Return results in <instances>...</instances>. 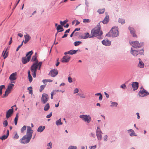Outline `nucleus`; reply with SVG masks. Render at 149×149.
I'll return each mask as SVG.
<instances>
[{"mask_svg": "<svg viewBox=\"0 0 149 149\" xmlns=\"http://www.w3.org/2000/svg\"><path fill=\"white\" fill-rule=\"evenodd\" d=\"M37 53H35V55L32 56L31 60V61L35 62V63L32 64L31 67V71L32 73V75L33 77L34 78L36 77L37 69L38 68V69L40 70V69L42 64V62H40L38 63V61L37 58Z\"/></svg>", "mask_w": 149, "mask_h": 149, "instance_id": "nucleus-1", "label": "nucleus"}, {"mask_svg": "<svg viewBox=\"0 0 149 149\" xmlns=\"http://www.w3.org/2000/svg\"><path fill=\"white\" fill-rule=\"evenodd\" d=\"M33 133L31 127H27L26 132V134L21 139V142L24 144L28 143L31 139Z\"/></svg>", "mask_w": 149, "mask_h": 149, "instance_id": "nucleus-2", "label": "nucleus"}, {"mask_svg": "<svg viewBox=\"0 0 149 149\" xmlns=\"http://www.w3.org/2000/svg\"><path fill=\"white\" fill-rule=\"evenodd\" d=\"M102 32L100 31V28L99 26H97L92 29L91 31L90 38L98 36L97 38L100 39L102 38Z\"/></svg>", "mask_w": 149, "mask_h": 149, "instance_id": "nucleus-3", "label": "nucleus"}, {"mask_svg": "<svg viewBox=\"0 0 149 149\" xmlns=\"http://www.w3.org/2000/svg\"><path fill=\"white\" fill-rule=\"evenodd\" d=\"M118 28L114 27L112 28L111 30L109 32V34L110 36L116 37L119 35V32L118 31Z\"/></svg>", "mask_w": 149, "mask_h": 149, "instance_id": "nucleus-4", "label": "nucleus"}, {"mask_svg": "<svg viewBox=\"0 0 149 149\" xmlns=\"http://www.w3.org/2000/svg\"><path fill=\"white\" fill-rule=\"evenodd\" d=\"M144 51L143 50H136L132 47L131 49V53L134 56H136L139 54H143Z\"/></svg>", "mask_w": 149, "mask_h": 149, "instance_id": "nucleus-5", "label": "nucleus"}, {"mask_svg": "<svg viewBox=\"0 0 149 149\" xmlns=\"http://www.w3.org/2000/svg\"><path fill=\"white\" fill-rule=\"evenodd\" d=\"M130 45H132V47L136 48H139L141 47L143 45V44L141 43H139V42L137 41H132L130 42Z\"/></svg>", "mask_w": 149, "mask_h": 149, "instance_id": "nucleus-6", "label": "nucleus"}, {"mask_svg": "<svg viewBox=\"0 0 149 149\" xmlns=\"http://www.w3.org/2000/svg\"><path fill=\"white\" fill-rule=\"evenodd\" d=\"M79 117L81 118L82 120L88 123H89L91 121V118L89 115H81Z\"/></svg>", "mask_w": 149, "mask_h": 149, "instance_id": "nucleus-7", "label": "nucleus"}, {"mask_svg": "<svg viewBox=\"0 0 149 149\" xmlns=\"http://www.w3.org/2000/svg\"><path fill=\"white\" fill-rule=\"evenodd\" d=\"M48 100L49 97L48 95L45 93L43 94L42 97L41 98V102L43 104H45L47 102Z\"/></svg>", "mask_w": 149, "mask_h": 149, "instance_id": "nucleus-8", "label": "nucleus"}, {"mask_svg": "<svg viewBox=\"0 0 149 149\" xmlns=\"http://www.w3.org/2000/svg\"><path fill=\"white\" fill-rule=\"evenodd\" d=\"M102 131L98 127H97L96 130V134L97 139L98 140H101L102 139Z\"/></svg>", "mask_w": 149, "mask_h": 149, "instance_id": "nucleus-9", "label": "nucleus"}, {"mask_svg": "<svg viewBox=\"0 0 149 149\" xmlns=\"http://www.w3.org/2000/svg\"><path fill=\"white\" fill-rule=\"evenodd\" d=\"M146 93H147V91L143 88L139 92L138 95L140 97H144L147 96Z\"/></svg>", "mask_w": 149, "mask_h": 149, "instance_id": "nucleus-10", "label": "nucleus"}, {"mask_svg": "<svg viewBox=\"0 0 149 149\" xmlns=\"http://www.w3.org/2000/svg\"><path fill=\"white\" fill-rule=\"evenodd\" d=\"M13 106L11 107V109L8 110L6 113V117L8 119L10 117L12 114L13 112Z\"/></svg>", "mask_w": 149, "mask_h": 149, "instance_id": "nucleus-11", "label": "nucleus"}, {"mask_svg": "<svg viewBox=\"0 0 149 149\" xmlns=\"http://www.w3.org/2000/svg\"><path fill=\"white\" fill-rule=\"evenodd\" d=\"M70 57L69 56L66 55L64 56L61 60V61L62 63H67L70 60Z\"/></svg>", "mask_w": 149, "mask_h": 149, "instance_id": "nucleus-12", "label": "nucleus"}, {"mask_svg": "<svg viewBox=\"0 0 149 149\" xmlns=\"http://www.w3.org/2000/svg\"><path fill=\"white\" fill-rule=\"evenodd\" d=\"M58 74V72L57 70L55 69L51 70L49 72V74L53 77H55Z\"/></svg>", "mask_w": 149, "mask_h": 149, "instance_id": "nucleus-13", "label": "nucleus"}, {"mask_svg": "<svg viewBox=\"0 0 149 149\" xmlns=\"http://www.w3.org/2000/svg\"><path fill=\"white\" fill-rule=\"evenodd\" d=\"M17 73L16 72L12 73L10 76L9 79L11 81L15 80L17 79Z\"/></svg>", "mask_w": 149, "mask_h": 149, "instance_id": "nucleus-14", "label": "nucleus"}, {"mask_svg": "<svg viewBox=\"0 0 149 149\" xmlns=\"http://www.w3.org/2000/svg\"><path fill=\"white\" fill-rule=\"evenodd\" d=\"M102 42L103 45L105 46H109L111 44V42L107 39L103 40Z\"/></svg>", "mask_w": 149, "mask_h": 149, "instance_id": "nucleus-15", "label": "nucleus"}, {"mask_svg": "<svg viewBox=\"0 0 149 149\" xmlns=\"http://www.w3.org/2000/svg\"><path fill=\"white\" fill-rule=\"evenodd\" d=\"M139 83L137 82H133L132 84V86L134 90H137L139 87Z\"/></svg>", "mask_w": 149, "mask_h": 149, "instance_id": "nucleus-16", "label": "nucleus"}, {"mask_svg": "<svg viewBox=\"0 0 149 149\" xmlns=\"http://www.w3.org/2000/svg\"><path fill=\"white\" fill-rule=\"evenodd\" d=\"M129 29L133 37H137V36L135 33V30L133 28L130 27H129Z\"/></svg>", "mask_w": 149, "mask_h": 149, "instance_id": "nucleus-17", "label": "nucleus"}, {"mask_svg": "<svg viewBox=\"0 0 149 149\" xmlns=\"http://www.w3.org/2000/svg\"><path fill=\"white\" fill-rule=\"evenodd\" d=\"M7 49L5 51L4 50L2 54V56L3 57L4 59L6 58L8 55V52H7Z\"/></svg>", "mask_w": 149, "mask_h": 149, "instance_id": "nucleus-18", "label": "nucleus"}, {"mask_svg": "<svg viewBox=\"0 0 149 149\" xmlns=\"http://www.w3.org/2000/svg\"><path fill=\"white\" fill-rule=\"evenodd\" d=\"M24 37L25 40L24 41V42L25 44H26L29 41L31 38L28 34L25 35Z\"/></svg>", "mask_w": 149, "mask_h": 149, "instance_id": "nucleus-19", "label": "nucleus"}, {"mask_svg": "<svg viewBox=\"0 0 149 149\" xmlns=\"http://www.w3.org/2000/svg\"><path fill=\"white\" fill-rule=\"evenodd\" d=\"M30 59L29 57L26 56L22 58V61L23 63L25 64L29 61Z\"/></svg>", "mask_w": 149, "mask_h": 149, "instance_id": "nucleus-20", "label": "nucleus"}, {"mask_svg": "<svg viewBox=\"0 0 149 149\" xmlns=\"http://www.w3.org/2000/svg\"><path fill=\"white\" fill-rule=\"evenodd\" d=\"M56 29L58 31L57 33L55 35L56 37L57 35V33L59 32H62L63 31L64 29L62 26H61L60 25H58Z\"/></svg>", "mask_w": 149, "mask_h": 149, "instance_id": "nucleus-21", "label": "nucleus"}, {"mask_svg": "<svg viewBox=\"0 0 149 149\" xmlns=\"http://www.w3.org/2000/svg\"><path fill=\"white\" fill-rule=\"evenodd\" d=\"M89 33H85L83 35H81L80 36L81 38L82 39H86L89 37Z\"/></svg>", "mask_w": 149, "mask_h": 149, "instance_id": "nucleus-22", "label": "nucleus"}, {"mask_svg": "<svg viewBox=\"0 0 149 149\" xmlns=\"http://www.w3.org/2000/svg\"><path fill=\"white\" fill-rule=\"evenodd\" d=\"M9 135V131L8 130H7V132L6 135H3L2 136L0 137V139L2 140H5V139H6L8 138Z\"/></svg>", "mask_w": 149, "mask_h": 149, "instance_id": "nucleus-23", "label": "nucleus"}, {"mask_svg": "<svg viewBox=\"0 0 149 149\" xmlns=\"http://www.w3.org/2000/svg\"><path fill=\"white\" fill-rule=\"evenodd\" d=\"M14 86V85L12 84H10L8 86L6 89L11 92Z\"/></svg>", "mask_w": 149, "mask_h": 149, "instance_id": "nucleus-24", "label": "nucleus"}, {"mask_svg": "<svg viewBox=\"0 0 149 149\" xmlns=\"http://www.w3.org/2000/svg\"><path fill=\"white\" fill-rule=\"evenodd\" d=\"M109 20V17L108 15H106L104 18V19L102 21V22L104 24H107L108 23Z\"/></svg>", "mask_w": 149, "mask_h": 149, "instance_id": "nucleus-25", "label": "nucleus"}, {"mask_svg": "<svg viewBox=\"0 0 149 149\" xmlns=\"http://www.w3.org/2000/svg\"><path fill=\"white\" fill-rule=\"evenodd\" d=\"M139 62L138 64V66L140 68H143L144 66L143 63L141 61L140 58H139Z\"/></svg>", "mask_w": 149, "mask_h": 149, "instance_id": "nucleus-26", "label": "nucleus"}, {"mask_svg": "<svg viewBox=\"0 0 149 149\" xmlns=\"http://www.w3.org/2000/svg\"><path fill=\"white\" fill-rule=\"evenodd\" d=\"M45 128V126H40L37 130V131L39 132H42Z\"/></svg>", "mask_w": 149, "mask_h": 149, "instance_id": "nucleus-27", "label": "nucleus"}, {"mask_svg": "<svg viewBox=\"0 0 149 149\" xmlns=\"http://www.w3.org/2000/svg\"><path fill=\"white\" fill-rule=\"evenodd\" d=\"M28 79L30 82H31L32 81V78L30 74V71L29 70L28 71Z\"/></svg>", "mask_w": 149, "mask_h": 149, "instance_id": "nucleus-28", "label": "nucleus"}, {"mask_svg": "<svg viewBox=\"0 0 149 149\" xmlns=\"http://www.w3.org/2000/svg\"><path fill=\"white\" fill-rule=\"evenodd\" d=\"M33 52L32 51H31L29 52L26 54V56L27 57H29V59H30L31 57V56L33 54Z\"/></svg>", "mask_w": 149, "mask_h": 149, "instance_id": "nucleus-29", "label": "nucleus"}, {"mask_svg": "<svg viewBox=\"0 0 149 149\" xmlns=\"http://www.w3.org/2000/svg\"><path fill=\"white\" fill-rule=\"evenodd\" d=\"M50 108L49 104V103H47L46 105L45 106L44 110L45 111H48Z\"/></svg>", "mask_w": 149, "mask_h": 149, "instance_id": "nucleus-30", "label": "nucleus"}, {"mask_svg": "<svg viewBox=\"0 0 149 149\" xmlns=\"http://www.w3.org/2000/svg\"><path fill=\"white\" fill-rule=\"evenodd\" d=\"M10 92L7 90V89L6 90V91L5 92V93L4 95H3V97H5L8 95L10 93Z\"/></svg>", "mask_w": 149, "mask_h": 149, "instance_id": "nucleus-31", "label": "nucleus"}, {"mask_svg": "<svg viewBox=\"0 0 149 149\" xmlns=\"http://www.w3.org/2000/svg\"><path fill=\"white\" fill-rule=\"evenodd\" d=\"M97 11L99 14H102L105 11V9H100L97 10Z\"/></svg>", "mask_w": 149, "mask_h": 149, "instance_id": "nucleus-32", "label": "nucleus"}, {"mask_svg": "<svg viewBox=\"0 0 149 149\" xmlns=\"http://www.w3.org/2000/svg\"><path fill=\"white\" fill-rule=\"evenodd\" d=\"M111 107H116L118 104V103L116 102H112L111 101Z\"/></svg>", "mask_w": 149, "mask_h": 149, "instance_id": "nucleus-33", "label": "nucleus"}, {"mask_svg": "<svg viewBox=\"0 0 149 149\" xmlns=\"http://www.w3.org/2000/svg\"><path fill=\"white\" fill-rule=\"evenodd\" d=\"M78 50H71L69 51V54L72 55L73 54H75L77 51Z\"/></svg>", "mask_w": 149, "mask_h": 149, "instance_id": "nucleus-34", "label": "nucleus"}, {"mask_svg": "<svg viewBox=\"0 0 149 149\" xmlns=\"http://www.w3.org/2000/svg\"><path fill=\"white\" fill-rule=\"evenodd\" d=\"M56 124L57 125H61L62 124V123L61 122V118L59 119L58 120L56 121Z\"/></svg>", "mask_w": 149, "mask_h": 149, "instance_id": "nucleus-35", "label": "nucleus"}, {"mask_svg": "<svg viewBox=\"0 0 149 149\" xmlns=\"http://www.w3.org/2000/svg\"><path fill=\"white\" fill-rule=\"evenodd\" d=\"M95 95L99 96V100H101L102 99V94L100 93H98L95 94Z\"/></svg>", "mask_w": 149, "mask_h": 149, "instance_id": "nucleus-36", "label": "nucleus"}, {"mask_svg": "<svg viewBox=\"0 0 149 149\" xmlns=\"http://www.w3.org/2000/svg\"><path fill=\"white\" fill-rule=\"evenodd\" d=\"M91 22V20L89 19H84L83 20V22L84 23H89Z\"/></svg>", "mask_w": 149, "mask_h": 149, "instance_id": "nucleus-37", "label": "nucleus"}, {"mask_svg": "<svg viewBox=\"0 0 149 149\" xmlns=\"http://www.w3.org/2000/svg\"><path fill=\"white\" fill-rule=\"evenodd\" d=\"M18 118V114H17L14 119L15 124V125H17Z\"/></svg>", "mask_w": 149, "mask_h": 149, "instance_id": "nucleus-38", "label": "nucleus"}, {"mask_svg": "<svg viewBox=\"0 0 149 149\" xmlns=\"http://www.w3.org/2000/svg\"><path fill=\"white\" fill-rule=\"evenodd\" d=\"M118 22L122 24H123L125 23V21L124 19L120 18L118 20Z\"/></svg>", "mask_w": 149, "mask_h": 149, "instance_id": "nucleus-39", "label": "nucleus"}, {"mask_svg": "<svg viewBox=\"0 0 149 149\" xmlns=\"http://www.w3.org/2000/svg\"><path fill=\"white\" fill-rule=\"evenodd\" d=\"M81 41H76L74 42V44L75 46H77L79 45L81 43Z\"/></svg>", "mask_w": 149, "mask_h": 149, "instance_id": "nucleus-40", "label": "nucleus"}, {"mask_svg": "<svg viewBox=\"0 0 149 149\" xmlns=\"http://www.w3.org/2000/svg\"><path fill=\"white\" fill-rule=\"evenodd\" d=\"M45 86V85H42L40 86L39 91L40 92H41L44 89Z\"/></svg>", "mask_w": 149, "mask_h": 149, "instance_id": "nucleus-41", "label": "nucleus"}, {"mask_svg": "<svg viewBox=\"0 0 149 149\" xmlns=\"http://www.w3.org/2000/svg\"><path fill=\"white\" fill-rule=\"evenodd\" d=\"M78 95L81 98H85L86 97V96L84 94L78 93Z\"/></svg>", "mask_w": 149, "mask_h": 149, "instance_id": "nucleus-42", "label": "nucleus"}, {"mask_svg": "<svg viewBox=\"0 0 149 149\" xmlns=\"http://www.w3.org/2000/svg\"><path fill=\"white\" fill-rule=\"evenodd\" d=\"M68 22V20H65L63 21V22H62V21H61L60 22V23L61 24L62 26H64L66 22Z\"/></svg>", "mask_w": 149, "mask_h": 149, "instance_id": "nucleus-43", "label": "nucleus"}, {"mask_svg": "<svg viewBox=\"0 0 149 149\" xmlns=\"http://www.w3.org/2000/svg\"><path fill=\"white\" fill-rule=\"evenodd\" d=\"M3 124L4 127H6L8 125V123L7 120L4 121L3 123Z\"/></svg>", "mask_w": 149, "mask_h": 149, "instance_id": "nucleus-44", "label": "nucleus"}, {"mask_svg": "<svg viewBox=\"0 0 149 149\" xmlns=\"http://www.w3.org/2000/svg\"><path fill=\"white\" fill-rule=\"evenodd\" d=\"M26 126L25 125L21 129V132L23 133L26 130Z\"/></svg>", "mask_w": 149, "mask_h": 149, "instance_id": "nucleus-45", "label": "nucleus"}, {"mask_svg": "<svg viewBox=\"0 0 149 149\" xmlns=\"http://www.w3.org/2000/svg\"><path fill=\"white\" fill-rule=\"evenodd\" d=\"M28 89L29 91V94H32V87L30 86L28 88Z\"/></svg>", "mask_w": 149, "mask_h": 149, "instance_id": "nucleus-46", "label": "nucleus"}, {"mask_svg": "<svg viewBox=\"0 0 149 149\" xmlns=\"http://www.w3.org/2000/svg\"><path fill=\"white\" fill-rule=\"evenodd\" d=\"M45 81H46V82H51L52 81V80H51V79H44L42 80V82L44 83H45Z\"/></svg>", "mask_w": 149, "mask_h": 149, "instance_id": "nucleus-47", "label": "nucleus"}, {"mask_svg": "<svg viewBox=\"0 0 149 149\" xmlns=\"http://www.w3.org/2000/svg\"><path fill=\"white\" fill-rule=\"evenodd\" d=\"M52 92H54V94H55L56 93L60 92H61V90H55L53 91Z\"/></svg>", "mask_w": 149, "mask_h": 149, "instance_id": "nucleus-48", "label": "nucleus"}, {"mask_svg": "<svg viewBox=\"0 0 149 149\" xmlns=\"http://www.w3.org/2000/svg\"><path fill=\"white\" fill-rule=\"evenodd\" d=\"M23 42L24 40L22 41L21 44L18 46V47L16 49V51H17L19 50V49L21 47L22 45Z\"/></svg>", "mask_w": 149, "mask_h": 149, "instance_id": "nucleus-49", "label": "nucleus"}, {"mask_svg": "<svg viewBox=\"0 0 149 149\" xmlns=\"http://www.w3.org/2000/svg\"><path fill=\"white\" fill-rule=\"evenodd\" d=\"M120 87L123 89H125L126 88V86L125 84L121 85Z\"/></svg>", "mask_w": 149, "mask_h": 149, "instance_id": "nucleus-50", "label": "nucleus"}, {"mask_svg": "<svg viewBox=\"0 0 149 149\" xmlns=\"http://www.w3.org/2000/svg\"><path fill=\"white\" fill-rule=\"evenodd\" d=\"M69 149H77V147L75 146H70L69 148Z\"/></svg>", "mask_w": 149, "mask_h": 149, "instance_id": "nucleus-51", "label": "nucleus"}, {"mask_svg": "<svg viewBox=\"0 0 149 149\" xmlns=\"http://www.w3.org/2000/svg\"><path fill=\"white\" fill-rule=\"evenodd\" d=\"M79 91V89L77 88H75L74 90V94L77 93Z\"/></svg>", "mask_w": 149, "mask_h": 149, "instance_id": "nucleus-52", "label": "nucleus"}, {"mask_svg": "<svg viewBox=\"0 0 149 149\" xmlns=\"http://www.w3.org/2000/svg\"><path fill=\"white\" fill-rule=\"evenodd\" d=\"M129 131L131 132V133L130 134V135L131 136H132L134 133V131L132 130H130Z\"/></svg>", "mask_w": 149, "mask_h": 149, "instance_id": "nucleus-53", "label": "nucleus"}, {"mask_svg": "<svg viewBox=\"0 0 149 149\" xmlns=\"http://www.w3.org/2000/svg\"><path fill=\"white\" fill-rule=\"evenodd\" d=\"M68 82L69 83H71L72 82V78L70 77H69L68 78Z\"/></svg>", "mask_w": 149, "mask_h": 149, "instance_id": "nucleus-54", "label": "nucleus"}, {"mask_svg": "<svg viewBox=\"0 0 149 149\" xmlns=\"http://www.w3.org/2000/svg\"><path fill=\"white\" fill-rule=\"evenodd\" d=\"M107 135H105L104 136V140L105 141H107Z\"/></svg>", "mask_w": 149, "mask_h": 149, "instance_id": "nucleus-55", "label": "nucleus"}, {"mask_svg": "<svg viewBox=\"0 0 149 149\" xmlns=\"http://www.w3.org/2000/svg\"><path fill=\"white\" fill-rule=\"evenodd\" d=\"M19 137V136L18 135L17 133H16L14 136V138L15 139H17Z\"/></svg>", "mask_w": 149, "mask_h": 149, "instance_id": "nucleus-56", "label": "nucleus"}, {"mask_svg": "<svg viewBox=\"0 0 149 149\" xmlns=\"http://www.w3.org/2000/svg\"><path fill=\"white\" fill-rule=\"evenodd\" d=\"M96 148V146L95 145L93 146H91L89 147V148L90 149H95Z\"/></svg>", "mask_w": 149, "mask_h": 149, "instance_id": "nucleus-57", "label": "nucleus"}, {"mask_svg": "<svg viewBox=\"0 0 149 149\" xmlns=\"http://www.w3.org/2000/svg\"><path fill=\"white\" fill-rule=\"evenodd\" d=\"M52 112H51L50 113V114H49L47 115L46 116L47 118H50L52 116Z\"/></svg>", "mask_w": 149, "mask_h": 149, "instance_id": "nucleus-58", "label": "nucleus"}, {"mask_svg": "<svg viewBox=\"0 0 149 149\" xmlns=\"http://www.w3.org/2000/svg\"><path fill=\"white\" fill-rule=\"evenodd\" d=\"M4 88H5V86L4 85L0 86V90L2 91V89Z\"/></svg>", "mask_w": 149, "mask_h": 149, "instance_id": "nucleus-59", "label": "nucleus"}, {"mask_svg": "<svg viewBox=\"0 0 149 149\" xmlns=\"http://www.w3.org/2000/svg\"><path fill=\"white\" fill-rule=\"evenodd\" d=\"M54 94H55L54 93V92H52V93L51 94V98L52 99H53V95Z\"/></svg>", "mask_w": 149, "mask_h": 149, "instance_id": "nucleus-60", "label": "nucleus"}, {"mask_svg": "<svg viewBox=\"0 0 149 149\" xmlns=\"http://www.w3.org/2000/svg\"><path fill=\"white\" fill-rule=\"evenodd\" d=\"M12 37H11L10 38V40L9 41V45H11V43H12Z\"/></svg>", "mask_w": 149, "mask_h": 149, "instance_id": "nucleus-61", "label": "nucleus"}, {"mask_svg": "<svg viewBox=\"0 0 149 149\" xmlns=\"http://www.w3.org/2000/svg\"><path fill=\"white\" fill-rule=\"evenodd\" d=\"M57 63L56 64V66H58V65H59V63H60L59 62H58V59H57Z\"/></svg>", "mask_w": 149, "mask_h": 149, "instance_id": "nucleus-62", "label": "nucleus"}, {"mask_svg": "<svg viewBox=\"0 0 149 149\" xmlns=\"http://www.w3.org/2000/svg\"><path fill=\"white\" fill-rule=\"evenodd\" d=\"M18 36L21 38H22L23 36V35L21 33H19L18 34Z\"/></svg>", "mask_w": 149, "mask_h": 149, "instance_id": "nucleus-63", "label": "nucleus"}, {"mask_svg": "<svg viewBox=\"0 0 149 149\" xmlns=\"http://www.w3.org/2000/svg\"><path fill=\"white\" fill-rule=\"evenodd\" d=\"M76 22V24H75V25L77 26L79 24L80 22H79L77 20H75Z\"/></svg>", "mask_w": 149, "mask_h": 149, "instance_id": "nucleus-64", "label": "nucleus"}]
</instances>
